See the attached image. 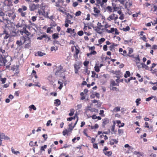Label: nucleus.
I'll use <instances>...</instances> for the list:
<instances>
[{
	"label": "nucleus",
	"instance_id": "nucleus-1",
	"mask_svg": "<svg viewBox=\"0 0 157 157\" xmlns=\"http://www.w3.org/2000/svg\"><path fill=\"white\" fill-rule=\"evenodd\" d=\"M0 52L2 54V55H0V67L6 66V69H9L11 64V60L9 61L6 59L5 50L3 49L1 47H0Z\"/></svg>",
	"mask_w": 157,
	"mask_h": 157
},
{
	"label": "nucleus",
	"instance_id": "nucleus-2",
	"mask_svg": "<svg viewBox=\"0 0 157 157\" xmlns=\"http://www.w3.org/2000/svg\"><path fill=\"white\" fill-rule=\"evenodd\" d=\"M6 16H8L7 18L6 19L5 22L9 24L8 22L10 23H13L14 21V19L16 18V13L13 12H8L6 15Z\"/></svg>",
	"mask_w": 157,
	"mask_h": 157
},
{
	"label": "nucleus",
	"instance_id": "nucleus-3",
	"mask_svg": "<svg viewBox=\"0 0 157 157\" xmlns=\"http://www.w3.org/2000/svg\"><path fill=\"white\" fill-rule=\"evenodd\" d=\"M94 28L96 32L100 34H101L104 32H105L104 26L99 22H98L97 26Z\"/></svg>",
	"mask_w": 157,
	"mask_h": 157
},
{
	"label": "nucleus",
	"instance_id": "nucleus-4",
	"mask_svg": "<svg viewBox=\"0 0 157 157\" xmlns=\"http://www.w3.org/2000/svg\"><path fill=\"white\" fill-rule=\"evenodd\" d=\"M21 39L23 40V43H25V48H28L30 46L31 42L30 38L28 36H23L21 37Z\"/></svg>",
	"mask_w": 157,
	"mask_h": 157
},
{
	"label": "nucleus",
	"instance_id": "nucleus-5",
	"mask_svg": "<svg viewBox=\"0 0 157 157\" xmlns=\"http://www.w3.org/2000/svg\"><path fill=\"white\" fill-rule=\"evenodd\" d=\"M104 26L105 31V32L108 33H109L110 32H111L112 30L113 29H112V28H110V29H108V28H109L111 27V25L109 24L107 22H106L105 23V24Z\"/></svg>",
	"mask_w": 157,
	"mask_h": 157
},
{
	"label": "nucleus",
	"instance_id": "nucleus-6",
	"mask_svg": "<svg viewBox=\"0 0 157 157\" xmlns=\"http://www.w3.org/2000/svg\"><path fill=\"white\" fill-rule=\"evenodd\" d=\"M26 28L27 26L23 28L22 29H21L20 30V33L22 35H23L24 33H25L27 36H28L30 35L31 33L26 30Z\"/></svg>",
	"mask_w": 157,
	"mask_h": 157
},
{
	"label": "nucleus",
	"instance_id": "nucleus-7",
	"mask_svg": "<svg viewBox=\"0 0 157 157\" xmlns=\"http://www.w3.org/2000/svg\"><path fill=\"white\" fill-rule=\"evenodd\" d=\"M66 72V71L65 69L64 70L63 69V67L61 65H60L59 67L55 71V75H57L58 73H64Z\"/></svg>",
	"mask_w": 157,
	"mask_h": 157
},
{
	"label": "nucleus",
	"instance_id": "nucleus-8",
	"mask_svg": "<svg viewBox=\"0 0 157 157\" xmlns=\"http://www.w3.org/2000/svg\"><path fill=\"white\" fill-rule=\"evenodd\" d=\"M148 8L150 9V12L155 13L157 10V4L156 3H154L151 5L150 7H149Z\"/></svg>",
	"mask_w": 157,
	"mask_h": 157
},
{
	"label": "nucleus",
	"instance_id": "nucleus-9",
	"mask_svg": "<svg viewBox=\"0 0 157 157\" xmlns=\"http://www.w3.org/2000/svg\"><path fill=\"white\" fill-rule=\"evenodd\" d=\"M86 25V24H85L84 27L83 28V30L84 32V33L88 36L90 35L89 31V30L91 29V28L88 25Z\"/></svg>",
	"mask_w": 157,
	"mask_h": 157
},
{
	"label": "nucleus",
	"instance_id": "nucleus-10",
	"mask_svg": "<svg viewBox=\"0 0 157 157\" xmlns=\"http://www.w3.org/2000/svg\"><path fill=\"white\" fill-rule=\"evenodd\" d=\"M118 18L117 15H115L114 13L110 15L107 18V20L109 21H110L111 20H114L116 21Z\"/></svg>",
	"mask_w": 157,
	"mask_h": 157
},
{
	"label": "nucleus",
	"instance_id": "nucleus-11",
	"mask_svg": "<svg viewBox=\"0 0 157 157\" xmlns=\"http://www.w3.org/2000/svg\"><path fill=\"white\" fill-rule=\"evenodd\" d=\"M94 11L95 13H92V14L94 15L95 17H98L99 14H100V13L101 11L98 8L96 7H94L93 8Z\"/></svg>",
	"mask_w": 157,
	"mask_h": 157
},
{
	"label": "nucleus",
	"instance_id": "nucleus-12",
	"mask_svg": "<svg viewBox=\"0 0 157 157\" xmlns=\"http://www.w3.org/2000/svg\"><path fill=\"white\" fill-rule=\"evenodd\" d=\"M39 4L36 5L34 3L31 4L29 6V9L30 11H33L38 8L39 7Z\"/></svg>",
	"mask_w": 157,
	"mask_h": 157
},
{
	"label": "nucleus",
	"instance_id": "nucleus-13",
	"mask_svg": "<svg viewBox=\"0 0 157 157\" xmlns=\"http://www.w3.org/2000/svg\"><path fill=\"white\" fill-rule=\"evenodd\" d=\"M17 27H25V26H27L26 24H25V21L24 20H21V22H19L17 23Z\"/></svg>",
	"mask_w": 157,
	"mask_h": 157
},
{
	"label": "nucleus",
	"instance_id": "nucleus-14",
	"mask_svg": "<svg viewBox=\"0 0 157 157\" xmlns=\"http://www.w3.org/2000/svg\"><path fill=\"white\" fill-rule=\"evenodd\" d=\"M80 64L79 63H75L74 64V67L75 68V73L77 74L78 73V70L80 69Z\"/></svg>",
	"mask_w": 157,
	"mask_h": 157
},
{
	"label": "nucleus",
	"instance_id": "nucleus-15",
	"mask_svg": "<svg viewBox=\"0 0 157 157\" xmlns=\"http://www.w3.org/2000/svg\"><path fill=\"white\" fill-rule=\"evenodd\" d=\"M73 17L72 15L68 13L67 15V17L66 19L65 22L68 23L70 24H72L73 22H71L70 19H72Z\"/></svg>",
	"mask_w": 157,
	"mask_h": 157
},
{
	"label": "nucleus",
	"instance_id": "nucleus-16",
	"mask_svg": "<svg viewBox=\"0 0 157 157\" xmlns=\"http://www.w3.org/2000/svg\"><path fill=\"white\" fill-rule=\"evenodd\" d=\"M102 126L103 127H105V125L107 124H108L109 122V119H108L107 118H105L104 119H103L102 120Z\"/></svg>",
	"mask_w": 157,
	"mask_h": 157
},
{
	"label": "nucleus",
	"instance_id": "nucleus-17",
	"mask_svg": "<svg viewBox=\"0 0 157 157\" xmlns=\"http://www.w3.org/2000/svg\"><path fill=\"white\" fill-rule=\"evenodd\" d=\"M105 11H107L109 13H110L114 12L112 7L109 6H108L105 8Z\"/></svg>",
	"mask_w": 157,
	"mask_h": 157
},
{
	"label": "nucleus",
	"instance_id": "nucleus-18",
	"mask_svg": "<svg viewBox=\"0 0 157 157\" xmlns=\"http://www.w3.org/2000/svg\"><path fill=\"white\" fill-rule=\"evenodd\" d=\"M75 53L74 54L73 56L74 58L77 59L78 58V55L80 52V50L77 48L75 46Z\"/></svg>",
	"mask_w": 157,
	"mask_h": 157
},
{
	"label": "nucleus",
	"instance_id": "nucleus-19",
	"mask_svg": "<svg viewBox=\"0 0 157 157\" xmlns=\"http://www.w3.org/2000/svg\"><path fill=\"white\" fill-rule=\"evenodd\" d=\"M4 16V13L2 12L0 13V22H5L6 18L4 19L3 16Z\"/></svg>",
	"mask_w": 157,
	"mask_h": 157
},
{
	"label": "nucleus",
	"instance_id": "nucleus-20",
	"mask_svg": "<svg viewBox=\"0 0 157 157\" xmlns=\"http://www.w3.org/2000/svg\"><path fill=\"white\" fill-rule=\"evenodd\" d=\"M87 111H90L91 112H96L97 113L98 112V109H96L95 108H91L90 107L88 106L87 107Z\"/></svg>",
	"mask_w": 157,
	"mask_h": 157
},
{
	"label": "nucleus",
	"instance_id": "nucleus-21",
	"mask_svg": "<svg viewBox=\"0 0 157 157\" xmlns=\"http://www.w3.org/2000/svg\"><path fill=\"white\" fill-rule=\"evenodd\" d=\"M118 142V141L115 139H112L109 141V144L111 145H113L114 144H117Z\"/></svg>",
	"mask_w": 157,
	"mask_h": 157
},
{
	"label": "nucleus",
	"instance_id": "nucleus-22",
	"mask_svg": "<svg viewBox=\"0 0 157 157\" xmlns=\"http://www.w3.org/2000/svg\"><path fill=\"white\" fill-rule=\"evenodd\" d=\"M18 11L19 13H21V16L22 17H25V15L26 14V12H23L22 11V9L21 8H19L18 10Z\"/></svg>",
	"mask_w": 157,
	"mask_h": 157
},
{
	"label": "nucleus",
	"instance_id": "nucleus-23",
	"mask_svg": "<svg viewBox=\"0 0 157 157\" xmlns=\"http://www.w3.org/2000/svg\"><path fill=\"white\" fill-rule=\"evenodd\" d=\"M69 132H70V131L69 129L67 130L66 129L63 131L62 133L63 136H65L66 135H70L71 133H69Z\"/></svg>",
	"mask_w": 157,
	"mask_h": 157
},
{
	"label": "nucleus",
	"instance_id": "nucleus-24",
	"mask_svg": "<svg viewBox=\"0 0 157 157\" xmlns=\"http://www.w3.org/2000/svg\"><path fill=\"white\" fill-rule=\"evenodd\" d=\"M112 29H113L112 30V31L111 32H110L109 33H113L114 32H115V35L119 34L120 33L117 28H112Z\"/></svg>",
	"mask_w": 157,
	"mask_h": 157
},
{
	"label": "nucleus",
	"instance_id": "nucleus-25",
	"mask_svg": "<svg viewBox=\"0 0 157 157\" xmlns=\"http://www.w3.org/2000/svg\"><path fill=\"white\" fill-rule=\"evenodd\" d=\"M38 13H39V15L40 16H43L44 17H47L49 18L48 16V14H43V12L41 10H39L38 11Z\"/></svg>",
	"mask_w": 157,
	"mask_h": 157
},
{
	"label": "nucleus",
	"instance_id": "nucleus-26",
	"mask_svg": "<svg viewBox=\"0 0 157 157\" xmlns=\"http://www.w3.org/2000/svg\"><path fill=\"white\" fill-rule=\"evenodd\" d=\"M3 33H4V34H6V36L4 37V39H7L9 37L10 35L8 33V32L5 29H4V30H3Z\"/></svg>",
	"mask_w": 157,
	"mask_h": 157
},
{
	"label": "nucleus",
	"instance_id": "nucleus-27",
	"mask_svg": "<svg viewBox=\"0 0 157 157\" xmlns=\"http://www.w3.org/2000/svg\"><path fill=\"white\" fill-rule=\"evenodd\" d=\"M54 104L56 106H59L61 104V101L59 99H56L55 100Z\"/></svg>",
	"mask_w": 157,
	"mask_h": 157
},
{
	"label": "nucleus",
	"instance_id": "nucleus-28",
	"mask_svg": "<svg viewBox=\"0 0 157 157\" xmlns=\"http://www.w3.org/2000/svg\"><path fill=\"white\" fill-rule=\"evenodd\" d=\"M119 86V84L116 83L114 80H111L110 82V87H111L112 86Z\"/></svg>",
	"mask_w": 157,
	"mask_h": 157
},
{
	"label": "nucleus",
	"instance_id": "nucleus-29",
	"mask_svg": "<svg viewBox=\"0 0 157 157\" xmlns=\"http://www.w3.org/2000/svg\"><path fill=\"white\" fill-rule=\"evenodd\" d=\"M140 65L143 68H144L146 70H149V67L145 63H142L140 64Z\"/></svg>",
	"mask_w": 157,
	"mask_h": 157
},
{
	"label": "nucleus",
	"instance_id": "nucleus-30",
	"mask_svg": "<svg viewBox=\"0 0 157 157\" xmlns=\"http://www.w3.org/2000/svg\"><path fill=\"white\" fill-rule=\"evenodd\" d=\"M23 40H22L21 39V37L20 38V40H17L16 41V43L18 45V46H20L23 44Z\"/></svg>",
	"mask_w": 157,
	"mask_h": 157
},
{
	"label": "nucleus",
	"instance_id": "nucleus-31",
	"mask_svg": "<svg viewBox=\"0 0 157 157\" xmlns=\"http://www.w3.org/2000/svg\"><path fill=\"white\" fill-rule=\"evenodd\" d=\"M5 3L8 6H10L12 5V2L11 0H5Z\"/></svg>",
	"mask_w": 157,
	"mask_h": 157
},
{
	"label": "nucleus",
	"instance_id": "nucleus-32",
	"mask_svg": "<svg viewBox=\"0 0 157 157\" xmlns=\"http://www.w3.org/2000/svg\"><path fill=\"white\" fill-rule=\"evenodd\" d=\"M94 70L95 71L97 72H98L100 71V67L97 64H96L94 67Z\"/></svg>",
	"mask_w": 157,
	"mask_h": 157
},
{
	"label": "nucleus",
	"instance_id": "nucleus-33",
	"mask_svg": "<svg viewBox=\"0 0 157 157\" xmlns=\"http://www.w3.org/2000/svg\"><path fill=\"white\" fill-rule=\"evenodd\" d=\"M134 59L135 60L136 64H138L139 63L140 61L139 55H138L137 57H135Z\"/></svg>",
	"mask_w": 157,
	"mask_h": 157
},
{
	"label": "nucleus",
	"instance_id": "nucleus-34",
	"mask_svg": "<svg viewBox=\"0 0 157 157\" xmlns=\"http://www.w3.org/2000/svg\"><path fill=\"white\" fill-rule=\"evenodd\" d=\"M52 38L54 40H56L59 38V34L58 33H55L52 35Z\"/></svg>",
	"mask_w": 157,
	"mask_h": 157
},
{
	"label": "nucleus",
	"instance_id": "nucleus-35",
	"mask_svg": "<svg viewBox=\"0 0 157 157\" xmlns=\"http://www.w3.org/2000/svg\"><path fill=\"white\" fill-rule=\"evenodd\" d=\"M92 75H91L92 77V78L95 77L96 78H98V74H96V73L94 71H92Z\"/></svg>",
	"mask_w": 157,
	"mask_h": 157
},
{
	"label": "nucleus",
	"instance_id": "nucleus-36",
	"mask_svg": "<svg viewBox=\"0 0 157 157\" xmlns=\"http://www.w3.org/2000/svg\"><path fill=\"white\" fill-rule=\"evenodd\" d=\"M57 10L63 13L65 12V10L61 6L57 8Z\"/></svg>",
	"mask_w": 157,
	"mask_h": 157
},
{
	"label": "nucleus",
	"instance_id": "nucleus-37",
	"mask_svg": "<svg viewBox=\"0 0 157 157\" xmlns=\"http://www.w3.org/2000/svg\"><path fill=\"white\" fill-rule=\"evenodd\" d=\"M110 89L113 91H119V89L116 87L112 86L110 87Z\"/></svg>",
	"mask_w": 157,
	"mask_h": 157
},
{
	"label": "nucleus",
	"instance_id": "nucleus-38",
	"mask_svg": "<svg viewBox=\"0 0 157 157\" xmlns=\"http://www.w3.org/2000/svg\"><path fill=\"white\" fill-rule=\"evenodd\" d=\"M120 107H115L113 110V112H117L118 111H120Z\"/></svg>",
	"mask_w": 157,
	"mask_h": 157
},
{
	"label": "nucleus",
	"instance_id": "nucleus-39",
	"mask_svg": "<svg viewBox=\"0 0 157 157\" xmlns=\"http://www.w3.org/2000/svg\"><path fill=\"white\" fill-rule=\"evenodd\" d=\"M130 76V73L129 71H126L124 75V77L125 78H127L128 77H129Z\"/></svg>",
	"mask_w": 157,
	"mask_h": 157
},
{
	"label": "nucleus",
	"instance_id": "nucleus-40",
	"mask_svg": "<svg viewBox=\"0 0 157 157\" xmlns=\"http://www.w3.org/2000/svg\"><path fill=\"white\" fill-rule=\"evenodd\" d=\"M32 75L33 76H34L36 78H38V77L36 74V72L34 70H33Z\"/></svg>",
	"mask_w": 157,
	"mask_h": 157
},
{
	"label": "nucleus",
	"instance_id": "nucleus-41",
	"mask_svg": "<svg viewBox=\"0 0 157 157\" xmlns=\"http://www.w3.org/2000/svg\"><path fill=\"white\" fill-rule=\"evenodd\" d=\"M130 28L128 26H127L125 28H123L122 30L124 32H127L130 30Z\"/></svg>",
	"mask_w": 157,
	"mask_h": 157
},
{
	"label": "nucleus",
	"instance_id": "nucleus-42",
	"mask_svg": "<svg viewBox=\"0 0 157 157\" xmlns=\"http://www.w3.org/2000/svg\"><path fill=\"white\" fill-rule=\"evenodd\" d=\"M75 110L73 109H70V112L69 113V115L70 116H73Z\"/></svg>",
	"mask_w": 157,
	"mask_h": 157
},
{
	"label": "nucleus",
	"instance_id": "nucleus-43",
	"mask_svg": "<svg viewBox=\"0 0 157 157\" xmlns=\"http://www.w3.org/2000/svg\"><path fill=\"white\" fill-rule=\"evenodd\" d=\"M11 149L12 152L13 154L17 155V154L20 153V152L18 151H15V149L13 148V147H12Z\"/></svg>",
	"mask_w": 157,
	"mask_h": 157
},
{
	"label": "nucleus",
	"instance_id": "nucleus-44",
	"mask_svg": "<svg viewBox=\"0 0 157 157\" xmlns=\"http://www.w3.org/2000/svg\"><path fill=\"white\" fill-rule=\"evenodd\" d=\"M69 129L70 131L71 132L73 130V128H74V127L72 126V123H71V124H70L69 125Z\"/></svg>",
	"mask_w": 157,
	"mask_h": 157
},
{
	"label": "nucleus",
	"instance_id": "nucleus-45",
	"mask_svg": "<svg viewBox=\"0 0 157 157\" xmlns=\"http://www.w3.org/2000/svg\"><path fill=\"white\" fill-rule=\"evenodd\" d=\"M105 40L104 38H101L98 40V42L99 44H101L105 41Z\"/></svg>",
	"mask_w": 157,
	"mask_h": 157
},
{
	"label": "nucleus",
	"instance_id": "nucleus-46",
	"mask_svg": "<svg viewBox=\"0 0 157 157\" xmlns=\"http://www.w3.org/2000/svg\"><path fill=\"white\" fill-rule=\"evenodd\" d=\"M37 54L39 56H43L46 54L45 53L42 52L40 51H38L37 52Z\"/></svg>",
	"mask_w": 157,
	"mask_h": 157
},
{
	"label": "nucleus",
	"instance_id": "nucleus-47",
	"mask_svg": "<svg viewBox=\"0 0 157 157\" xmlns=\"http://www.w3.org/2000/svg\"><path fill=\"white\" fill-rule=\"evenodd\" d=\"M5 135L4 133H0V140L4 139Z\"/></svg>",
	"mask_w": 157,
	"mask_h": 157
},
{
	"label": "nucleus",
	"instance_id": "nucleus-48",
	"mask_svg": "<svg viewBox=\"0 0 157 157\" xmlns=\"http://www.w3.org/2000/svg\"><path fill=\"white\" fill-rule=\"evenodd\" d=\"M112 154V152L111 151H108L107 153H105V155L108 157L111 156Z\"/></svg>",
	"mask_w": 157,
	"mask_h": 157
},
{
	"label": "nucleus",
	"instance_id": "nucleus-49",
	"mask_svg": "<svg viewBox=\"0 0 157 157\" xmlns=\"http://www.w3.org/2000/svg\"><path fill=\"white\" fill-rule=\"evenodd\" d=\"M111 72L114 74H116L117 75H119V73L120 71H114L113 70L111 71Z\"/></svg>",
	"mask_w": 157,
	"mask_h": 157
},
{
	"label": "nucleus",
	"instance_id": "nucleus-50",
	"mask_svg": "<svg viewBox=\"0 0 157 157\" xmlns=\"http://www.w3.org/2000/svg\"><path fill=\"white\" fill-rule=\"evenodd\" d=\"M154 98H155L156 97V96L154 97L153 96H151V97L146 98V101H149Z\"/></svg>",
	"mask_w": 157,
	"mask_h": 157
},
{
	"label": "nucleus",
	"instance_id": "nucleus-51",
	"mask_svg": "<svg viewBox=\"0 0 157 157\" xmlns=\"http://www.w3.org/2000/svg\"><path fill=\"white\" fill-rule=\"evenodd\" d=\"M45 39L44 40L45 42H48L50 40V38L48 36L45 34V37H44Z\"/></svg>",
	"mask_w": 157,
	"mask_h": 157
},
{
	"label": "nucleus",
	"instance_id": "nucleus-52",
	"mask_svg": "<svg viewBox=\"0 0 157 157\" xmlns=\"http://www.w3.org/2000/svg\"><path fill=\"white\" fill-rule=\"evenodd\" d=\"M58 47H56V48L54 46H52L50 50L51 52H52L53 51H56L58 50Z\"/></svg>",
	"mask_w": 157,
	"mask_h": 157
},
{
	"label": "nucleus",
	"instance_id": "nucleus-53",
	"mask_svg": "<svg viewBox=\"0 0 157 157\" xmlns=\"http://www.w3.org/2000/svg\"><path fill=\"white\" fill-rule=\"evenodd\" d=\"M0 81L2 82V84L5 83L6 80V78H0Z\"/></svg>",
	"mask_w": 157,
	"mask_h": 157
},
{
	"label": "nucleus",
	"instance_id": "nucleus-54",
	"mask_svg": "<svg viewBox=\"0 0 157 157\" xmlns=\"http://www.w3.org/2000/svg\"><path fill=\"white\" fill-rule=\"evenodd\" d=\"M45 37V33L42 35L41 36L38 37L37 38V40H41L43 38Z\"/></svg>",
	"mask_w": 157,
	"mask_h": 157
},
{
	"label": "nucleus",
	"instance_id": "nucleus-55",
	"mask_svg": "<svg viewBox=\"0 0 157 157\" xmlns=\"http://www.w3.org/2000/svg\"><path fill=\"white\" fill-rule=\"evenodd\" d=\"M118 133L119 135L122 134L124 132L123 130L122 129H119L118 131Z\"/></svg>",
	"mask_w": 157,
	"mask_h": 157
},
{
	"label": "nucleus",
	"instance_id": "nucleus-56",
	"mask_svg": "<svg viewBox=\"0 0 157 157\" xmlns=\"http://www.w3.org/2000/svg\"><path fill=\"white\" fill-rule=\"evenodd\" d=\"M47 147L46 145H44L43 146H42L40 149V150L41 151H44V149H46Z\"/></svg>",
	"mask_w": 157,
	"mask_h": 157
},
{
	"label": "nucleus",
	"instance_id": "nucleus-57",
	"mask_svg": "<svg viewBox=\"0 0 157 157\" xmlns=\"http://www.w3.org/2000/svg\"><path fill=\"white\" fill-rule=\"evenodd\" d=\"M141 101V99L140 98H138L136 99V105L138 106L139 104H140V102H139Z\"/></svg>",
	"mask_w": 157,
	"mask_h": 157
},
{
	"label": "nucleus",
	"instance_id": "nucleus-58",
	"mask_svg": "<svg viewBox=\"0 0 157 157\" xmlns=\"http://www.w3.org/2000/svg\"><path fill=\"white\" fill-rule=\"evenodd\" d=\"M29 108H30L31 109H33V110H36V108L35 106L33 105H31L29 106Z\"/></svg>",
	"mask_w": 157,
	"mask_h": 157
},
{
	"label": "nucleus",
	"instance_id": "nucleus-59",
	"mask_svg": "<svg viewBox=\"0 0 157 157\" xmlns=\"http://www.w3.org/2000/svg\"><path fill=\"white\" fill-rule=\"evenodd\" d=\"M104 111L103 110H101L100 111L99 114L101 116V117L105 116V115L104 114Z\"/></svg>",
	"mask_w": 157,
	"mask_h": 157
},
{
	"label": "nucleus",
	"instance_id": "nucleus-60",
	"mask_svg": "<svg viewBox=\"0 0 157 157\" xmlns=\"http://www.w3.org/2000/svg\"><path fill=\"white\" fill-rule=\"evenodd\" d=\"M89 63L88 61H85L84 62L83 64L85 66L87 67Z\"/></svg>",
	"mask_w": 157,
	"mask_h": 157
},
{
	"label": "nucleus",
	"instance_id": "nucleus-61",
	"mask_svg": "<svg viewBox=\"0 0 157 157\" xmlns=\"http://www.w3.org/2000/svg\"><path fill=\"white\" fill-rule=\"evenodd\" d=\"M133 52V49L131 48H129L128 53V55H131Z\"/></svg>",
	"mask_w": 157,
	"mask_h": 157
},
{
	"label": "nucleus",
	"instance_id": "nucleus-62",
	"mask_svg": "<svg viewBox=\"0 0 157 157\" xmlns=\"http://www.w3.org/2000/svg\"><path fill=\"white\" fill-rule=\"evenodd\" d=\"M81 12L80 11H78L76 12L75 15L76 16H78L81 15Z\"/></svg>",
	"mask_w": 157,
	"mask_h": 157
},
{
	"label": "nucleus",
	"instance_id": "nucleus-63",
	"mask_svg": "<svg viewBox=\"0 0 157 157\" xmlns=\"http://www.w3.org/2000/svg\"><path fill=\"white\" fill-rule=\"evenodd\" d=\"M77 34L79 36H82L83 34V32L82 31H80L78 32Z\"/></svg>",
	"mask_w": 157,
	"mask_h": 157
},
{
	"label": "nucleus",
	"instance_id": "nucleus-64",
	"mask_svg": "<svg viewBox=\"0 0 157 157\" xmlns=\"http://www.w3.org/2000/svg\"><path fill=\"white\" fill-rule=\"evenodd\" d=\"M150 71H151V73L153 74L157 72V69H155L154 70H153V69H150Z\"/></svg>",
	"mask_w": 157,
	"mask_h": 157
}]
</instances>
